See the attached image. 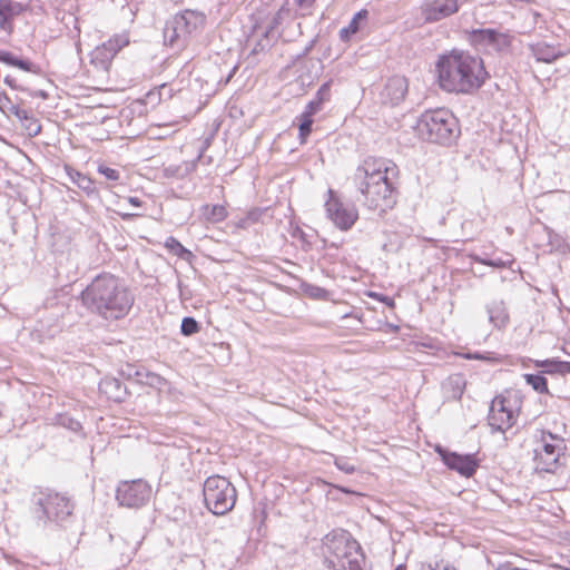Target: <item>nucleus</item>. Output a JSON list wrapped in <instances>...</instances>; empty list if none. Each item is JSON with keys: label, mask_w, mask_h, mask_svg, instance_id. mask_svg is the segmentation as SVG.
Listing matches in <instances>:
<instances>
[{"label": "nucleus", "mask_w": 570, "mask_h": 570, "mask_svg": "<svg viewBox=\"0 0 570 570\" xmlns=\"http://www.w3.org/2000/svg\"><path fill=\"white\" fill-rule=\"evenodd\" d=\"M435 71L439 87L456 95L476 92L489 77L482 58L456 49L438 57Z\"/></svg>", "instance_id": "1"}, {"label": "nucleus", "mask_w": 570, "mask_h": 570, "mask_svg": "<svg viewBox=\"0 0 570 570\" xmlns=\"http://www.w3.org/2000/svg\"><path fill=\"white\" fill-rule=\"evenodd\" d=\"M81 302L92 314L106 321H118L128 315L135 297L122 279L104 273L82 291Z\"/></svg>", "instance_id": "2"}, {"label": "nucleus", "mask_w": 570, "mask_h": 570, "mask_svg": "<svg viewBox=\"0 0 570 570\" xmlns=\"http://www.w3.org/2000/svg\"><path fill=\"white\" fill-rule=\"evenodd\" d=\"M360 173L364 177V181L360 185L364 205L380 213L392 208L396 203L394 186L399 174L396 165L384 158H367L357 168V174Z\"/></svg>", "instance_id": "3"}, {"label": "nucleus", "mask_w": 570, "mask_h": 570, "mask_svg": "<svg viewBox=\"0 0 570 570\" xmlns=\"http://www.w3.org/2000/svg\"><path fill=\"white\" fill-rule=\"evenodd\" d=\"M416 129L423 140L443 146L452 145L461 132L456 117L445 108L423 112Z\"/></svg>", "instance_id": "4"}, {"label": "nucleus", "mask_w": 570, "mask_h": 570, "mask_svg": "<svg viewBox=\"0 0 570 570\" xmlns=\"http://www.w3.org/2000/svg\"><path fill=\"white\" fill-rule=\"evenodd\" d=\"M325 563L328 569L341 570L344 559L358 570L357 560L362 559L361 546L345 530H334L323 539Z\"/></svg>", "instance_id": "5"}, {"label": "nucleus", "mask_w": 570, "mask_h": 570, "mask_svg": "<svg viewBox=\"0 0 570 570\" xmlns=\"http://www.w3.org/2000/svg\"><path fill=\"white\" fill-rule=\"evenodd\" d=\"M203 495L206 508L216 515L229 512L237 499L235 487L220 475H210L205 480Z\"/></svg>", "instance_id": "6"}, {"label": "nucleus", "mask_w": 570, "mask_h": 570, "mask_svg": "<svg viewBox=\"0 0 570 570\" xmlns=\"http://www.w3.org/2000/svg\"><path fill=\"white\" fill-rule=\"evenodd\" d=\"M72 510L73 504L67 497L47 493L38 498L33 514L39 525H46L48 522L59 524L71 515Z\"/></svg>", "instance_id": "7"}, {"label": "nucleus", "mask_w": 570, "mask_h": 570, "mask_svg": "<svg viewBox=\"0 0 570 570\" xmlns=\"http://www.w3.org/2000/svg\"><path fill=\"white\" fill-rule=\"evenodd\" d=\"M563 440L552 433L542 432L541 441L534 449V469L539 472L556 473L560 466Z\"/></svg>", "instance_id": "8"}, {"label": "nucleus", "mask_w": 570, "mask_h": 570, "mask_svg": "<svg viewBox=\"0 0 570 570\" xmlns=\"http://www.w3.org/2000/svg\"><path fill=\"white\" fill-rule=\"evenodd\" d=\"M205 21L206 16L199 11L185 10L177 13L166 23L164 29L165 41L174 46L179 39H185L198 28L203 27Z\"/></svg>", "instance_id": "9"}, {"label": "nucleus", "mask_w": 570, "mask_h": 570, "mask_svg": "<svg viewBox=\"0 0 570 570\" xmlns=\"http://www.w3.org/2000/svg\"><path fill=\"white\" fill-rule=\"evenodd\" d=\"M514 37L509 32H502L497 29H473L470 32L469 40L478 49L495 52H507L510 50Z\"/></svg>", "instance_id": "10"}, {"label": "nucleus", "mask_w": 570, "mask_h": 570, "mask_svg": "<svg viewBox=\"0 0 570 570\" xmlns=\"http://www.w3.org/2000/svg\"><path fill=\"white\" fill-rule=\"evenodd\" d=\"M151 497V487L144 480L122 481L116 491L120 505L138 509L145 505Z\"/></svg>", "instance_id": "11"}, {"label": "nucleus", "mask_w": 570, "mask_h": 570, "mask_svg": "<svg viewBox=\"0 0 570 570\" xmlns=\"http://www.w3.org/2000/svg\"><path fill=\"white\" fill-rule=\"evenodd\" d=\"M460 7V0H423L417 11L423 23H435L455 14Z\"/></svg>", "instance_id": "12"}, {"label": "nucleus", "mask_w": 570, "mask_h": 570, "mask_svg": "<svg viewBox=\"0 0 570 570\" xmlns=\"http://www.w3.org/2000/svg\"><path fill=\"white\" fill-rule=\"evenodd\" d=\"M330 199L326 202L327 217L342 230H348L356 222L358 214L353 205L344 204L328 190Z\"/></svg>", "instance_id": "13"}, {"label": "nucleus", "mask_w": 570, "mask_h": 570, "mask_svg": "<svg viewBox=\"0 0 570 570\" xmlns=\"http://www.w3.org/2000/svg\"><path fill=\"white\" fill-rule=\"evenodd\" d=\"M435 451L449 469L456 471L465 478L472 476L479 468V461L473 454H459L456 452H451L441 445H438Z\"/></svg>", "instance_id": "14"}, {"label": "nucleus", "mask_w": 570, "mask_h": 570, "mask_svg": "<svg viewBox=\"0 0 570 570\" xmlns=\"http://www.w3.org/2000/svg\"><path fill=\"white\" fill-rule=\"evenodd\" d=\"M509 403L510 401L502 396H497L491 402L488 423L493 431L505 432L514 424V412Z\"/></svg>", "instance_id": "15"}, {"label": "nucleus", "mask_w": 570, "mask_h": 570, "mask_svg": "<svg viewBox=\"0 0 570 570\" xmlns=\"http://www.w3.org/2000/svg\"><path fill=\"white\" fill-rule=\"evenodd\" d=\"M128 43L129 37L127 35H116L94 49L91 52V62L97 67L107 70L118 51Z\"/></svg>", "instance_id": "16"}, {"label": "nucleus", "mask_w": 570, "mask_h": 570, "mask_svg": "<svg viewBox=\"0 0 570 570\" xmlns=\"http://www.w3.org/2000/svg\"><path fill=\"white\" fill-rule=\"evenodd\" d=\"M407 92V81L402 76H393L387 79L380 92L381 102L384 105H399Z\"/></svg>", "instance_id": "17"}, {"label": "nucleus", "mask_w": 570, "mask_h": 570, "mask_svg": "<svg viewBox=\"0 0 570 570\" xmlns=\"http://www.w3.org/2000/svg\"><path fill=\"white\" fill-rule=\"evenodd\" d=\"M489 322L498 330L505 328L510 322L509 312L503 299H493L485 305Z\"/></svg>", "instance_id": "18"}, {"label": "nucleus", "mask_w": 570, "mask_h": 570, "mask_svg": "<svg viewBox=\"0 0 570 570\" xmlns=\"http://www.w3.org/2000/svg\"><path fill=\"white\" fill-rule=\"evenodd\" d=\"M99 390L114 402H124L128 395L126 385L116 377H105L99 383Z\"/></svg>", "instance_id": "19"}, {"label": "nucleus", "mask_w": 570, "mask_h": 570, "mask_svg": "<svg viewBox=\"0 0 570 570\" xmlns=\"http://www.w3.org/2000/svg\"><path fill=\"white\" fill-rule=\"evenodd\" d=\"M0 61L33 75H42V69L39 65L31 62L28 59L19 58L10 51L0 50Z\"/></svg>", "instance_id": "20"}, {"label": "nucleus", "mask_w": 570, "mask_h": 570, "mask_svg": "<svg viewBox=\"0 0 570 570\" xmlns=\"http://www.w3.org/2000/svg\"><path fill=\"white\" fill-rule=\"evenodd\" d=\"M466 381L462 374H452L442 383V391L448 400H460L463 395Z\"/></svg>", "instance_id": "21"}, {"label": "nucleus", "mask_w": 570, "mask_h": 570, "mask_svg": "<svg viewBox=\"0 0 570 570\" xmlns=\"http://www.w3.org/2000/svg\"><path fill=\"white\" fill-rule=\"evenodd\" d=\"M531 51L537 61L546 63H551L564 56L561 50L544 42L533 45Z\"/></svg>", "instance_id": "22"}, {"label": "nucleus", "mask_w": 570, "mask_h": 570, "mask_svg": "<svg viewBox=\"0 0 570 570\" xmlns=\"http://www.w3.org/2000/svg\"><path fill=\"white\" fill-rule=\"evenodd\" d=\"M23 11V6L13 0H0V28L6 29L7 23Z\"/></svg>", "instance_id": "23"}, {"label": "nucleus", "mask_w": 570, "mask_h": 570, "mask_svg": "<svg viewBox=\"0 0 570 570\" xmlns=\"http://www.w3.org/2000/svg\"><path fill=\"white\" fill-rule=\"evenodd\" d=\"M68 175L71 178L72 183H75L88 196L98 194L95 181L91 178L75 169H68Z\"/></svg>", "instance_id": "24"}, {"label": "nucleus", "mask_w": 570, "mask_h": 570, "mask_svg": "<svg viewBox=\"0 0 570 570\" xmlns=\"http://www.w3.org/2000/svg\"><path fill=\"white\" fill-rule=\"evenodd\" d=\"M291 16V9L285 4L279 8V10L274 14V17L269 20L268 24L264 29L267 35H271L272 38H278L279 33L277 29L284 19Z\"/></svg>", "instance_id": "25"}, {"label": "nucleus", "mask_w": 570, "mask_h": 570, "mask_svg": "<svg viewBox=\"0 0 570 570\" xmlns=\"http://www.w3.org/2000/svg\"><path fill=\"white\" fill-rule=\"evenodd\" d=\"M165 247L180 259L190 262L194 258V254L173 236L167 237L165 240Z\"/></svg>", "instance_id": "26"}, {"label": "nucleus", "mask_w": 570, "mask_h": 570, "mask_svg": "<svg viewBox=\"0 0 570 570\" xmlns=\"http://www.w3.org/2000/svg\"><path fill=\"white\" fill-rule=\"evenodd\" d=\"M528 385H530L535 392L541 394H549L548 381L542 373L537 374H524L523 375Z\"/></svg>", "instance_id": "27"}, {"label": "nucleus", "mask_w": 570, "mask_h": 570, "mask_svg": "<svg viewBox=\"0 0 570 570\" xmlns=\"http://www.w3.org/2000/svg\"><path fill=\"white\" fill-rule=\"evenodd\" d=\"M204 215L209 222L218 223L227 217V210L223 205L205 206Z\"/></svg>", "instance_id": "28"}, {"label": "nucleus", "mask_w": 570, "mask_h": 570, "mask_svg": "<svg viewBox=\"0 0 570 570\" xmlns=\"http://www.w3.org/2000/svg\"><path fill=\"white\" fill-rule=\"evenodd\" d=\"M274 41H276V38H272L271 35H267V32L263 31L261 38L255 40L253 48L250 49V55L255 56L265 52L272 47Z\"/></svg>", "instance_id": "29"}, {"label": "nucleus", "mask_w": 570, "mask_h": 570, "mask_svg": "<svg viewBox=\"0 0 570 570\" xmlns=\"http://www.w3.org/2000/svg\"><path fill=\"white\" fill-rule=\"evenodd\" d=\"M540 365H552V370H547L548 374H568L570 373V362L568 361H559V360H543Z\"/></svg>", "instance_id": "30"}, {"label": "nucleus", "mask_w": 570, "mask_h": 570, "mask_svg": "<svg viewBox=\"0 0 570 570\" xmlns=\"http://www.w3.org/2000/svg\"><path fill=\"white\" fill-rule=\"evenodd\" d=\"M297 119L299 120V124H298L299 140H301V144H304L306 141L308 135L312 131L313 118L301 114L297 117Z\"/></svg>", "instance_id": "31"}, {"label": "nucleus", "mask_w": 570, "mask_h": 570, "mask_svg": "<svg viewBox=\"0 0 570 570\" xmlns=\"http://www.w3.org/2000/svg\"><path fill=\"white\" fill-rule=\"evenodd\" d=\"M199 330H200L199 323L194 317L186 316L183 318L181 325H180V333L184 336H191V335L198 333Z\"/></svg>", "instance_id": "32"}, {"label": "nucleus", "mask_w": 570, "mask_h": 570, "mask_svg": "<svg viewBox=\"0 0 570 570\" xmlns=\"http://www.w3.org/2000/svg\"><path fill=\"white\" fill-rule=\"evenodd\" d=\"M58 424L76 433L82 429V425L78 420L68 415H60Z\"/></svg>", "instance_id": "33"}, {"label": "nucleus", "mask_w": 570, "mask_h": 570, "mask_svg": "<svg viewBox=\"0 0 570 570\" xmlns=\"http://www.w3.org/2000/svg\"><path fill=\"white\" fill-rule=\"evenodd\" d=\"M360 30V24L356 19H352L347 27L342 28L340 31L341 39L347 40L350 36L356 33Z\"/></svg>", "instance_id": "34"}, {"label": "nucleus", "mask_w": 570, "mask_h": 570, "mask_svg": "<svg viewBox=\"0 0 570 570\" xmlns=\"http://www.w3.org/2000/svg\"><path fill=\"white\" fill-rule=\"evenodd\" d=\"M98 173L104 175L106 177V179L111 180V181H117L120 177V174L118 170L110 168L108 166H105V165H100L98 167Z\"/></svg>", "instance_id": "35"}, {"label": "nucleus", "mask_w": 570, "mask_h": 570, "mask_svg": "<svg viewBox=\"0 0 570 570\" xmlns=\"http://www.w3.org/2000/svg\"><path fill=\"white\" fill-rule=\"evenodd\" d=\"M331 97V85L330 82L323 83L316 92V100L323 105L325 101L330 100Z\"/></svg>", "instance_id": "36"}, {"label": "nucleus", "mask_w": 570, "mask_h": 570, "mask_svg": "<svg viewBox=\"0 0 570 570\" xmlns=\"http://www.w3.org/2000/svg\"><path fill=\"white\" fill-rule=\"evenodd\" d=\"M322 109V104L320 100H316L315 98L311 100L306 107L305 110L302 112V115L313 118V116L318 112Z\"/></svg>", "instance_id": "37"}, {"label": "nucleus", "mask_w": 570, "mask_h": 570, "mask_svg": "<svg viewBox=\"0 0 570 570\" xmlns=\"http://www.w3.org/2000/svg\"><path fill=\"white\" fill-rule=\"evenodd\" d=\"M295 4L299 10L303 11V14H306L309 12V10L313 8L315 0H294Z\"/></svg>", "instance_id": "38"}, {"label": "nucleus", "mask_w": 570, "mask_h": 570, "mask_svg": "<svg viewBox=\"0 0 570 570\" xmlns=\"http://www.w3.org/2000/svg\"><path fill=\"white\" fill-rule=\"evenodd\" d=\"M335 465L341 470V471H344L345 473H353L355 471V468L354 465L350 464L346 460L344 459H336L335 461Z\"/></svg>", "instance_id": "39"}, {"label": "nucleus", "mask_w": 570, "mask_h": 570, "mask_svg": "<svg viewBox=\"0 0 570 570\" xmlns=\"http://www.w3.org/2000/svg\"><path fill=\"white\" fill-rule=\"evenodd\" d=\"M483 264L492 267H504L505 263L502 259H489L484 261Z\"/></svg>", "instance_id": "40"}, {"label": "nucleus", "mask_w": 570, "mask_h": 570, "mask_svg": "<svg viewBox=\"0 0 570 570\" xmlns=\"http://www.w3.org/2000/svg\"><path fill=\"white\" fill-rule=\"evenodd\" d=\"M4 83L8 85L12 89H17L18 88L16 79L13 77H11V76H7L4 78Z\"/></svg>", "instance_id": "41"}, {"label": "nucleus", "mask_w": 570, "mask_h": 570, "mask_svg": "<svg viewBox=\"0 0 570 570\" xmlns=\"http://www.w3.org/2000/svg\"><path fill=\"white\" fill-rule=\"evenodd\" d=\"M32 125H33L32 127L30 126L28 128L30 131L29 134L32 136H37L40 132L41 127L37 121H35Z\"/></svg>", "instance_id": "42"}, {"label": "nucleus", "mask_w": 570, "mask_h": 570, "mask_svg": "<svg viewBox=\"0 0 570 570\" xmlns=\"http://www.w3.org/2000/svg\"><path fill=\"white\" fill-rule=\"evenodd\" d=\"M375 296H376V297H379V299H380L381 302L385 303L387 306H391V307H392V306H394V301H393V298H391V297H389V296H382V295H380V296H379V295H376V294H375Z\"/></svg>", "instance_id": "43"}, {"label": "nucleus", "mask_w": 570, "mask_h": 570, "mask_svg": "<svg viewBox=\"0 0 570 570\" xmlns=\"http://www.w3.org/2000/svg\"><path fill=\"white\" fill-rule=\"evenodd\" d=\"M367 17V11L366 10H361L358 11L354 17L353 19H356V22L360 23L361 20H365Z\"/></svg>", "instance_id": "44"}, {"label": "nucleus", "mask_w": 570, "mask_h": 570, "mask_svg": "<svg viewBox=\"0 0 570 570\" xmlns=\"http://www.w3.org/2000/svg\"><path fill=\"white\" fill-rule=\"evenodd\" d=\"M128 203L135 207H140L142 205V202L138 197H129Z\"/></svg>", "instance_id": "45"}, {"label": "nucleus", "mask_w": 570, "mask_h": 570, "mask_svg": "<svg viewBox=\"0 0 570 570\" xmlns=\"http://www.w3.org/2000/svg\"><path fill=\"white\" fill-rule=\"evenodd\" d=\"M562 351L564 354L570 356V338L564 341V343L562 345Z\"/></svg>", "instance_id": "46"}, {"label": "nucleus", "mask_w": 570, "mask_h": 570, "mask_svg": "<svg viewBox=\"0 0 570 570\" xmlns=\"http://www.w3.org/2000/svg\"><path fill=\"white\" fill-rule=\"evenodd\" d=\"M468 358H474V360H487L490 361L491 358L488 356H484L482 354L475 353L474 355H468Z\"/></svg>", "instance_id": "47"}, {"label": "nucleus", "mask_w": 570, "mask_h": 570, "mask_svg": "<svg viewBox=\"0 0 570 570\" xmlns=\"http://www.w3.org/2000/svg\"><path fill=\"white\" fill-rule=\"evenodd\" d=\"M541 363H542V361H535V366H537V367H542V368H544V370L541 372L542 374L547 373V372H546L547 370H552V368H553V366H552V365H540Z\"/></svg>", "instance_id": "48"}, {"label": "nucleus", "mask_w": 570, "mask_h": 570, "mask_svg": "<svg viewBox=\"0 0 570 570\" xmlns=\"http://www.w3.org/2000/svg\"><path fill=\"white\" fill-rule=\"evenodd\" d=\"M439 564L433 567L431 563H424L421 566L420 570H439Z\"/></svg>", "instance_id": "49"}, {"label": "nucleus", "mask_w": 570, "mask_h": 570, "mask_svg": "<svg viewBox=\"0 0 570 570\" xmlns=\"http://www.w3.org/2000/svg\"><path fill=\"white\" fill-rule=\"evenodd\" d=\"M75 28H76V30H77V35H76V37L79 39L80 29H79V27H78V26H76ZM76 48H77V50H78V52H79V51H80V41H79V40L76 42Z\"/></svg>", "instance_id": "50"}, {"label": "nucleus", "mask_w": 570, "mask_h": 570, "mask_svg": "<svg viewBox=\"0 0 570 570\" xmlns=\"http://www.w3.org/2000/svg\"><path fill=\"white\" fill-rule=\"evenodd\" d=\"M137 216H139V215L138 214H124L122 218L129 219V218L137 217Z\"/></svg>", "instance_id": "51"}, {"label": "nucleus", "mask_w": 570, "mask_h": 570, "mask_svg": "<svg viewBox=\"0 0 570 570\" xmlns=\"http://www.w3.org/2000/svg\"><path fill=\"white\" fill-rule=\"evenodd\" d=\"M18 117H23V118H27V111L22 110V111H17L16 112Z\"/></svg>", "instance_id": "52"}, {"label": "nucleus", "mask_w": 570, "mask_h": 570, "mask_svg": "<svg viewBox=\"0 0 570 570\" xmlns=\"http://www.w3.org/2000/svg\"><path fill=\"white\" fill-rule=\"evenodd\" d=\"M442 570H456L453 566L446 564Z\"/></svg>", "instance_id": "53"}, {"label": "nucleus", "mask_w": 570, "mask_h": 570, "mask_svg": "<svg viewBox=\"0 0 570 570\" xmlns=\"http://www.w3.org/2000/svg\"><path fill=\"white\" fill-rule=\"evenodd\" d=\"M564 570H570V557L567 560V566L563 567Z\"/></svg>", "instance_id": "54"}, {"label": "nucleus", "mask_w": 570, "mask_h": 570, "mask_svg": "<svg viewBox=\"0 0 570 570\" xmlns=\"http://www.w3.org/2000/svg\"><path fill=\"white\" fill-rule=\"evenodd\" d=\"M394 570H406V567L403 564H400Z\"/></svg>", "instance_id": "55"}, {"label": "nucleus", "mask_w": 570, "mask_h": 570, "mask_svg": "<svg viewBox=\"0 0 570 570\" xmlns=\"http://www.w3.org/2000/svg\"><path fill=\"white\" fill-rule=\"evenodd\" d=\"M311 48H312V43L308 47H306V49L304 50V53H307L311 50Z\"/></svg>", "instance_id": "56"}, {"label": "nucleus", "mask_w": 570, "mask_h": 570, "mask_svg": "<svg viewBox=\"0 0 570 570\" xmlns=\"http://www.w3.org/2000/svg\"><path fill=\"white\" fill-rule=\"evenodd\" d=\"M40 96L43 97V98L47 97L45 91H40Z\"/></svg>", "instance_id": "57"}]
</instances>
